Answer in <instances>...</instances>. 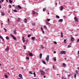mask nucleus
<instances>
[{"mask_svg": "<svg viewBox=\"0 0 79 79\" xmlns=\"http://www.w3.org/2000/svg\"><path fill=\"white\" fill-rule=\"evenodd\" d=\"M10 36L12 37H13V39L14 40H16V37H15V36H14V35H13L11 34L10 35Z\"/></svg>", "mask_w": 79, "mask_h": 79, "instance_id": "1", "label": "nucleus"}, {"mask_svg": "<svg viewBox=\"0 0 79 79\" xmlns=\"http://www.w3.org/2000/svg\"><path fill=\"white\" fill-rule=\"evenodd\" d=\"M40 71L41 74L42 75H44L45 72H44V71H43V70H40Z\"/></svg>", "mask_w": 79, "mask_h": 79, "instance_id": "2", "label": "nucleus"}, {"mask_svg": "<svg viewBox=\"0 0 79 79\" xmlns=\"http://www.w3.org/2000/svg\"><path fill=\"white\" fill-rule=\"evenodd\" d=\"M60 53H61V54H66V51H62Z\"/></svg>", "mask_w": 79, "mask_h": 79, "instance_id": "3", "label": "nucleus"}, {"mask_svg": "<svg viewBox=\"0 0 79 79\" xmlns=\"http://www.w3.org/2000/svg\"><path fill=\"white\" fill-rule=\"evenodd\" d=\"M19 77L21 79H23V76H22V75L21 74H19Z\"/></svg>", "mask_w": 79, "mask_h": 79, "instance_id": "4", "label": "nucleus"}, {"mask_svg": "<svg viewBox=\"0 0 79 79\" xmlns=\"http://www.w3.org/2000/svg\"><path fill=\"white\" fill-rule=\"evenodd\" d=\"M64 8V7H63V6H61V7L60 8V11H62L63 10Z\"/></svg>", "mask_w": 79, "mask_h": 79, "instance_id": "5", "label": "nucleus"}, {"mask_svg": "<svg viewBox=\"0 0 79 79\" xmlns=\"http://www.w3.org/2000/svg\"><path fill=\"white\" fill-rule=\"evenodd\" d=\"M74 19L76 22H77L78 21V19L76 18V17H75Z\"/></svg>", "mask_w": 79, "mask_h": 79, "instance_id": "6", "label": "nucleus"}, {"mask_svg": "<svg viewBox=\"0 0 79 79\" xmlns=\"http://www.w3.org/2000/svg\"><path fill=\"white\" fill-rule=\"evenodd\" d=\"M22 40L23 42H25V39H24V37H23Z\"/></svg>", "mask_w": 79, "mask_h": 79, "instance_id": "7", "label": "nucleus"}, {"mask_svg": "<svg viewBox=\"0 0 79 79\" xmlns=\"http://www.w3.org/2000/svg\"><path fill=\"white\" fill-rule=\"evenodd\" d=\"M74 37H72L71 39V42H73V41H74Z\"/></svg>", "mask_w": 79, "mask_h": 79, "instance_id": "8", "label": "nucleus"}, {"mask_svg": "<svg viewBox=\"0 0 79 79\" xmlns=\"http://www.w3.org/2000/svg\"><path fill=\"white\" fill-rule=\"evenodd\" d=\"M6 50L7 52H9V48L7 47L6 49Z\"/></svg>", "mask_w": 79, "mask_h": 79, "instance_id": "9", "label": "nucleus"}, {"mask_svg": "<svg viewBox=\"0 0 79 79\" xmlns=\"http://www.w3.org/2000/svg\"><path fill=\"white\" fill-rule=\"evenodd\" d=\"M59 22H63V19H60L58 20Z\"/></svg>", "mask_w": 79, "mask_h": 79, "instance_id": "10", "label": "nucleus"}, {"mask_svg": "<svg viewBox=\"0 0 79 79\" xmlns=\"http://www.w3.org/2000/svg\"><path fill=\"white\" fill-rule=\"evenodd\" d=\"M42 54L40 53V58L41 59L42 58Z\"/></svg>", "mask_w": 79, "mask_h": 79, "instance_id": "11", "label": "nucleus"}, {"mask_svg": "<svg viewBox=\"0 0 79 79\" xmlns=\"http://www.w3.org/2000/svg\"><path fill=\"white\" fill-rule=\"evenodd\" d=\"M63 65L64 66V68H66V67H67V66L64 63L63 64Z\"/></svg>", "mask_w": 79, "mask_h": 79, "instance_id": "12", "label": "nucleus"}, {"mask_svg": "<svg viewBox=\"0 0 79 79\" xmlns=\"http://www.w3.org/2000/svg\"><path fill=\"white\" fill-rule=\"evenodd\" d=\"M0 38L2 40H3V41H4V39H3V37L1 36H0Z\"/></svg>", "mask_w": 79, "mask_h": 79, "instance_id": "13", "label": "nucleus"}, {"mask_svg": "<svg viewBox=\"0 0 79 79\" xmlns=\"http://www.w3.org/2000/svg\"><path fill=\"white\" fill-rule=\"evenodd\" d=\"M35 11L34 10H33L32 14H33V15H35Z\"/></svg>", "mask_w": 79, "mask_h": 79, "instance_id": "14", "label": "nucleus"}, {"mask_svg": "<svg viewBox=\"0 0 79 79\" xmlns=\"http://www.w3.org/2000/svg\"><path fill=\"white\" fill-rule=\"evenodd\" d=\"M1 14L2 16H5V13L3 12H1Z\"/></svg>", "mask_w": 79, "mask_h": 79, "instance_id": "15", "label": "nucleus"}, {"mask_svg": "<svg viewBox=\"0 0 79 79\" xmlns=\"http://www.w3.org/2000/svg\"><path fill=\"white\" fill-rule=\"evenodd\" d=\"M13 33H14V34H16L17 33L16 31V29H15L14 31H13Z\"/></svg>", "mask_w": 79, "mask_h": 79, "instance_id": "16", "label": "nucleus"}, {"mask_svg": "<svg viewBox=\"0 0 79 79\" xmlns=\"http://www.w3.org/2000/svg\"><path fill=\"white\" fill-rule=\"evenodd\" d=\"M46 58V60H49V55H48Z\"/></svg>", "mask_w": 79, "mask_h": 79, "instance_id": "17", "label": "nucleus"}, {"mask_svg": "<svg viewBox=\"0 0 79 79\" xmlns=\"http://www.w3.org/2000/svg\"><path fill=\"white\" fill-rule=\"evenodd\" d=\"M42 63L44 64H46V63L44 61V60H42Z\"/></svg>", "mask_w": 79, "mask_h": 79, "instance_id": "18", "label": "nucleus"}, {"mask_svg": "<svg viewBox=\"0 0 79 79\" xmlns=\"http://www.w3.org/2000/svg\"><path fill=\"white\" fill-rule=\"evenodd\" d=\"M23 46L24 49L26 50V46L25 45H23Z\"/></svg>", "mask_w": 79, "mask_h": 79, "instance_id": "19", "label": "nucleus"}, {"mask_svg": "<svg viewBox=\"0 0 79 79\" xmlns=\"http://www.w3.org/2000/svg\"><path fill=\"white\" fill-rule=\"evenodd\" d=\"M18 7L20 9H21V6H20V5H18Z\"/></svg>", "mask_w": 79, "mask_h": 79, "instance_id": "20", "label": "nucleus"}, {"mask_svg": "<svg viewBox=\"0 0 79 79\" xmlns=\"http://www.w3.org/2000/svg\"><path fill=\"white\" fill-rule=\"evenodd\" d=\"M6 39L7 40H9V38L8 37V36H6Z\"/></svg>", "mask_w": 79, "mask_h": 79, "instance_id": "21", "label": "nucleus"}, {"mask_svg": "<svg viewBox=\"0 0 79 79\" xmlns=\"http://www.w3.org/2000/svg\"><path fill=\"white\" fill-rule=\"evenodd\" d=\"M29 56H32V53H30L29 54Z\"/></svg>", "mask_w": 79, "mask_h": 79, "instance_id": "22", "label": "nucleus"}, {"mask_svg": "<svg viewBox=\"0 0 79 79\" xmlns=\"http://www.w3.org/2000/svg\"><path fill=\"white\" fill-rule=\"evenodd\" d=\"M5 77H6V78H8V75H5Z\"/></svg>", "mask_w": 79, "mask_h": 79, "instance_id": "23", "label": "nucleus"}, {"mask_svg": "<svg viewBox=\"0 0 79 79\" xmlns=\"http://www.w3.org/2000/svg\"><path fill=\"white\" fill-rule=\"evenodd\" d=\"M25 23H26L27 22V19H24Z\"/></svg>", "mask_w": 79, "mask_h": 79, "instance_id": "24", "label": "nucleus"}, {"mask_svg": "<svg viewBox=\"0 0 79 79\" xmlns=\"http://www.w3.org/2000/svg\"><path fill=\"white\" fill-rule=\"evenodd\" d=\"M35 39V38L34 37H31V39L32 40H34Z\"/></svg>", "mask_w": 79, "mask_h": 79, "instance_id": "25", "label": "nucleus"}, {"mask_svg": "<svg viewBox=\"0 0 79 79\" xmlns=\"http://www.w3.org/2000/svg\"><path fill=\"white\" fill-rule=\"evenodd\" d=\"M13 11L15 12V13H16L17 12V10H13Z\"/></svg>", "mask_w": 79, "mask_h": 79, "instance_id": "26", "label": "nucleus"}, {"mask_svg": "<svg viewBox=\"0 0 79 79\" xmlns=\"http://www.w3.org/2000/svg\"><path fill=\"white\" fill-rule=\"evenodd\" d=\"M32 26H35V23H32Z\"/></svg>", "mask_w": 79, "mask_h": 79, "instance_id": "27", "label": "nucleus"}, {"mask_svg": "<svg viewBox=\"0 0 79 79\" xmlns=\"http://www.w3.org/2000/svg\"><path fill=\"white\" fill-rule=\"evenodd\" d=\"M61 37L62 38V37H63V32H61Z\"/></svg>", "mask_w": 79, "mask_h": 79, "instance_id": "28", "label": "nucleus"}, {"mask_svg": "<svg viewBox=\"0 0 79 79\" xmlns=\"http://www.w3.org/2000/svg\"><path fill=\"white\" fill-rule=\"evenodd\" d=\"M29 73L30 74H33V73H32V72L31 71H30Z\"/></svg>", "mask_w": 79, "mask_h": 79, "instance_id": "29", "label": "nucleus"}, {"mask_svg": "<svg viewBox=\"0 0 79 79\" xmlns=\"http://www.w3.org/2000/svg\"><path fill=\"white\" fill-rule=\"evenodd\" d=\"M31 36V34L29 35L27 37L29 38V37H30Z\"/></svg>", "mask_w": 79, "mask_h": 79, "instance_id": "30", "label": "nucleus"}, {"mask_svg": "<svg viewBox=\"0 0 79 79\" xmlns=\"http://www.w3.org/2000/svg\"><path fill=\"white\" fill-rule=\"evenodd\" d=\"M34 75V77H35L36 76V75H35V72H34L33 73Z\"/></svg>", "mask_w": 79, "mask_h": 79, "instance_id": "31", "label": "nucleus"}, {"mask_svg": "<svg viewBox=\"0 0 79 79\" xmlns=\"http://www.w3.org/2000/svg\"><path fill=\"white\" fill-rule=\"evenodd\" d=\"M43 11H46V9L45 8H44L43 9Z\"/></svg>", "mask_w": 79, "mask_h": 79, "instance_id": "32", "label": "nucleus"}, {"mask_svg": "<svg viewBox=\"0 0 79 79\" xmlns=\"http://www.w3.org/2000/svg\"><path fill=\"white\" fill-rule=\"evenodd\" d=\"M43 27L45 28V29H47V27L45 26H44Z\"/></svg>", "mask_w": 79, "mask_h": 79, "instance_id": "33", "label": "nucleus"}, {"mask_svg": "<svg viewBox=\"0 0 79 79\" xmlns=\"http://www.w3.org/2000/svg\"><path fill=\"white\" fill-rule=\"evenodd\" d=\"M56 17H57V18H60V16L58 15H56Z\"/></svg>", "mask_w": 79, "mask_h": 79, "instance_id": "34", "label": "nucleus"}, {"mask_svg": "<svg viewBox=\"0 0 79 79\" xmlns=\"http://www.w3.org/2000/svg\"><path fill=\"white\" fill-rule=\"evenodd\" d=\"M74 78H76V74L75 73L74 75Z\"/></svg>", "mask_w": 79, "mask_h": 79, "instance_id": "35", "label": "nucleus"}, {"mask_svg": "<svg viewBox=\"0 0 79 79\" xmlns=\"http://www.w3.org/2000/svg\"><path fill=\"white\" fill-rule=\"evenodd\" d=\"M47 21H50V19H47Z\"/></svg>", "mask_w": 79, "mask_h": 79, "instance_id": "36", "label": "nucleus"}, {"mask_svg": "<svg viewBox=\"0 0 79 79\" xmlns=\"http://www.w3.org/2000/svg\"><path fill=\"white\" fill-rule=\"evenodd\" d=\"M9 1L10 2V3H13V1L11 0H9Z\"/></svg>", "mask_w": 79, "mask_h": 79, "instance_id": "37", "label": "nucleus"}, {"mask_svg": "<svg viewBox=\"0 0 79 79\" xmlns=\"http://www.w3.org/2000/svg\"><path fill=\"white\" fill-rule=\"evenodd\" d=\"M17 20L18 21H19L20 20V18H18L17 19Z\"/></svg>", "mask_w": 79, "mask_h": 79, "instance_id": "38", "label": "nucleus"}, {"mask_svg": "<svg viewBox=\"0 0 79 79\" xmlns=\"http://www.w3.org/2000/svg\"><path fill=\"white\" fill-rule=\"evenodd\" d=\"M4 29L5 30V32H6L7 31V30L5 28H4Z\"/></svg>", "mask_w": 79, "mask_h": 79, "instance_id": "39", "label": "nucleus"}, {"mask_svg": "<svg viewBox=\"0 0 79 79\" xmlns=\"http://www.w3.org/2000/svg\"><path fill=\"white\" fill-rule=\"evenodd\" d=\"M66 40H64V43H65V44H66Z\"/></svg>", "mask_w": 79, "mask_h": 79, "instance_id": "40", "label": "nucleus"}, {"mask_svg": "<svg viewBox=\"0 0 79 79\" xmlns=\"http://www.w3.org/2000/svg\"><path fill=\"white\" fill-rule=\"evenodd\" d=\"M9 8H11V6L10 5H9Z\"/></svg>", "mask_w": 79, "mask_h": 79, "instance_id": "41", "label": "nucleus"}, {"mask_svg": "<svg viewBox=\"0 0 79 79\" xmlns=\"http://www.w3.org/2000/svg\"><path fill=\"white\" fill-rule=\"evenodd\" d=\"M26 59H27V60H29V58L28 57H26Z\"/></svg>", "mask_w": 79, "mask_h": 79, "instance_id": "42", "label": "nucleus"}, {"mask_svg": "<svg viewBox=\"0 0 79 79\" xmlns=\"http://www.w3.org/2000/svg\"><path fill=\"white\" fill-rule=\"evenodd\" d=\"M41 49H44V47L42 45H41Z\"/></svg>", "mask_w": 79, "mask_h": 79, "instance_id": "43", "label": "nucleus"}, {"mask_svg": "<svg viewBox=\"0 0 79 79\" xmlns=\"http://www.w3.org/2000/svg\"><path fill=\"white\" fill-rule=\"evenodd\" d=\"M71 47V45H69V46H68V48H70V47Z\"/></svg>", "mask_w": 79, "mask_h": 79, "instance_id": "44", "label": "nucleus"}, {"mask_svg": "<svg viewBox=\"0 0 79 79\" xmlns=\"http://www.w3.org/2000/svg\"><path fill=\"white\" fill-rule=\"evenodd\" d=\"M42 31L43 33V34H44V32H45L44 31V30H42Z\"/></svg>", "mask_w": 79, "mask_h": 79, "instance_id": "45", "label": "nucleus"}, {"mask_svg": "<svg viewBox=\"0 0 79 79\" xmlns=\"http://www.w3.org/2000/svg\"><path fill=\"white\" fill-rule=\"evenodd\" d=\"M41 29L42 31H43V28H42V27H41Z\"/></svg>", "mask_w": 79, "mask_h": 79, "instance_id": "46", "label": "nucleus"}, {"mask_svg": "<svg viewBox=\"0 0 79 79\" xmlns=\"http://www.w3.org/2000/svg\"><path fill=\"white\" fill-rule=\"evenodd\" d=\"M54 43L55 44H57V43L56 41L54 42Z\"/></svg>", "mask_w": 79, "mask_h": 79, "instance_id": "47", "label": "nucleus"}, {"mask_svg": "<svg viewBox=\"0 0 79 79\" xmlns=\"http://www.w3.org/2000/svg\"><path fill=\"white\" fill-rule=\"evenodd\" d=\"M53 53H56V51H54Z\"/></svg>", "mask_w": 79, "mask_h": 79, "instance_id": "48", "label": "nucleus"}, {"mask_svg": "<svg viewBox=\"0 0 79 79\" xmlns=\"http://www.w3.org/2000/svg\"><path fill=\"white\" fill-rule=\"evenodd\" d=\"M10 19H8V23H10Z\"/></svg>", "mask_w": 79, "mask_h": 79, "instance_id": "49", "label": "nucleus"}, {"mask_svg": "<svg viewBox=\"0 0 79 79\" xmlns=\"http://www.w3.org/2000/svg\"><path fill=\"white\" fill-rule=\"evenodd\" d=\"M71 74H69V75H68V77H69V76H71Z\"/></svg>", "mask_w": 79, "mask_h": 79, "instance_id": "50", "label": "nucleus"}, {"mask_svg": "<svg viewBox=\"0 0 79 79\" xmlns=\"http://www.w3.org/2000/svg\"><path fill=\"white\" fill-rule=\"evenodd\" d=\"M77 53H78V55H79V50L78 51Z\"/></svg>", "mask_w": 79, "mask_h": 79, "instance_id": "51", "label": "nucleus"}, {"mask_svg": "<svg viewBox=\"0 0 79 79\" xmlns=\"http://www.w3.org/2000/svg\"><path fill=\"white\" fill-rule=\"evenodd\" d=\"M2 8V6H1V5L0 4V9Z\"/></svg>", "mask_w": 79, "mask_h": 79, "instance_id": "52", "label": "nucleus"}, {"mask_svg": "<svg viewBox=\"0 0 79 79\" xmlns=\"http://www.w3.org/2000/svg\"><path fill=\"white\" fill-rule=\"evenodd\" d=\"M4 1V0H1L2 2H3Z\"/></svg>", "mask_w": 79, "mask_h": 79, "instance_id": "53", "label": "nucleus"}, {"mask_svg": "<svg viewBox=\"0 0 79 79\" xmlns=\"http://www.w3.org/2000/svg\"><path fill=\"white\" fill-rule=\"evenodd\" d=\"M21 69H23V67H22L21 68Z\"/></svg>", "mask_w": 79, "mask_h": 79, "instance_id": "54", "label": "nucleus"}, {"mask_svg": "<svg viewBox=\"0 0 79 79\" xmlns=\"http://www.w3.org/2000/svg\"><path fill=\"white\" fill-rule=\"evenodd\" d=\"M63 18H66V16H63Z\"/></svg>", "mask_w": 79, "mask_h": 79, "instance_id": "55", "label": "nucleus"}, {"mask_svg": "<svg viewBox=\"0 0 79 79\" xmlns=\"http://www.w3.org/2000/svg\"><path fill=\"white\" fill-rule=\"evenodd\" d=\"M1 28H3V26H2V25H1Z\"/></svg>", "mask_w": 79, "mask_h": 79, "instance_id": "56", "label": "nucleus"}, {"mask_svg": "<svg viewBox=\"0 0 79 79\" xmlns=\"http://www.w3.org/2000/svg\"><path fill=\"white\" fill-rule=\"evenodd\" d=\"M53 69H54V68H55V67H54V66H53Z\"/></svg>", "mask_w": 79, "mask_h": 79, "instance_id": "57", "label": "nucleus"}, {"mask_svg": "<svg viewBox=\"0 0 79 79\" xmlns=\"http://www.w3.org/2000/svg\"><path fill=\"white\" fill-rule=\"evenodd\" d=\"M53 59V60H56V58H54Z\"/></svg>", "mask_w": 79, "mask_h": 79, "instance_id": "58", "label": "nucleus"}, {"mask_svg": "<svg viewBox=\"0 0 79 79\" xmlns=\"http://www.w3.org/2000/svg\"><path fill=\"white\" fill-rule=\"evenodd\" d=\"M8 13H10V10H8Z\"/></svg>", "mask_w": 79, "mask_h": 79, "instance_id": "59", "label": "nucleus"}, {"mask_svg": "<svg viewBox=\"0 0 79 79\" xmlns=\"http://www.w3.org/2000/svg\"><path fill=\"white\" fill-rule=\"evenodd\" d=\"M46 77V76H44V78H45Z\"/></svg>", "mask_w": 79, "mask_h": 79, "instance_id": "60", "label": "nucleus"}, {"mask_svg": "<svg viewBox=\"0 0 79 79\" xmlns=\"http://www.w3.org/2000/svg\"><path fill=\"white\" fill-rule=\"evenodd\" d=\"M56 60H54V62L56 61Z\"/></svg>", "mask_w": 79, "mask_h": 79, "instance_id": "61", "label": "nucleus"}, {"mask_svg": "<svg viewBox=\"0 0 79 79\" xmlns=\"http://www.w3.org/2000/svg\"><path fill=\"white\" fill-rule=\"evenodd\" d=\"M3 23H1V25H3Z\"/></svg>", "mask_w": 79, "mask_h": 79, "instance_id": "62", "label": "nucleus"}, {"mask_svg": "<svg viewBox=\"0 0 79 79\" xmlns=\"http://www.w3.org/2000/svg\"><path fill=\"white\" fill-rule=\"evenodd\" d=\"M56 5H57V3H56Z\"/></svg>", "mask_w": 79, "mask_h": 79, "instance_id": "63", "label": "nucleus"}, {"mask_svg": "<svg viewBox=\"0 0 79 79\" xmlns=\"http://www.w3.org/2000/svg\"><path fill=\"white\" fill-rule=\"evenodd\" d=\"M6 1L7 2H8V0H6Z\"/></svg>", "mask_w": 79, "mask_h": 79, "instance_id": "64", "label": "nucleus"}]
</instances>
